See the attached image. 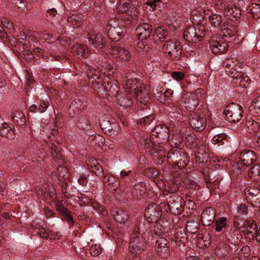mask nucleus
<instances>
[{"mask_svg": "<svg viewBox=\"0 0 260 260\" xmlns=\"http://www.w3.org/2000/svg\"><path fill=\"white\" fill-rule=\"evenodd\" d=\"M77 125L78 127L84 129H88L90 127L89 120L84 117L80 118Z\"/></svg>", "mask_w": 260, "mask_h": 260, "instance_id": "8fccbe9b", "label": "nucleus"}, {"mask_svg": "<svg viewBox=\"0 0 260 260\" xmlns=\"http://www.w3.org/2000/svg\"><path fill=\"white\" fill-rule=\"evenodd\" d=\"M34 230L36 233L39 234L42 238H50V235L52 234V232L47 229L46 226H40L38 228H35Z\"/></svg>", "mask_w": 260, "mask_h": 260, "instance_id": "79ce46f5", "label": "nucleus"}, {"mask_svg": "<svg viewBox=\"0 0 260 260\" xmlns=\"http://www.w3.org/2000/svg\"><path fill=\"white\" fill-rule=\"evenodd\" d=\"M160 212L161 211L159 207L157 210L153 206L149 207L145 213V219L149 222L155 223L161 216Z\"/></svg>", "mask_w": 260, "mask_h": 260, "instance_id": "f3484780", "label": "nucleus"}, {"mask_svg": "<svg viewBox=\"0 0 260 260\" xmlns=\"http://www.w3.org/2000/svg\"><path fill=\"white\" fill-rule=\"evenodd\" d=\"M125 89L126 91L133 93L137 102L146 105L148 101V92L144 86L137 79H129L126 84Z\"/></svg>", "mask_w": 260, "mask_h": 260, "instance_id": "20e7f679", "label": "nucleus"}, {"mask_svg": "<svg viewBox=\"0 0 260 260\" xmlns=\"http://www.w3.org/2000/svg\"><path fill=\"white\" fill-rule=\"evenodd\" d=\"M225 7L224 3L216 5H207L204 8H198V10H193L191 12L192 20L198 14L203 18H208L210 23L215 27H220L222 24V17L220 15L223 9Z\"/></svg>", "mask_w": 260, "mask_h": 260, "instance_id": "f03ea898", "label": "nucleus"}, {"mask_svg": "<svg viewBox=\"0 0 260 260\" xmlns=\"http://www.w3.org/2000/svg\"><path fill=\"white\" fill-rule=\"evenodd\" d=\"M215 223L216 231L218 232H221L227 226V218L224 217H220L216 220Z\"/></svg>", "mask_w": 260, "mask_h": 260, "instance_id": "58836bf2", "label": "nucleus"}, {"mask_svg": "<svg viewBox=\"0 0 260 260\" xmlns=\"http://www.w3.org/2000/svg\"><path fill=\"white\" fill-rule=\"evenodd\" d=\"M240 159L244 165L249 166L256 160L255 154L252 150H244L241 154Z\"/></svg>", "mask_w": 260, "mask_h": 260, "instance_id": "4be33fe9", "label": "nucleus"}, {"mask_svg": "<svg viewBox=\"0 0 260 260\" xmlns=\"http://www.w3.org/2000/svg\"><path fill=\"white\" fill-rule=\"evenodd\" d=\"M100 124L102 129H110L113 128L109 118L107 117H104L100 119Z\"/></svg>", "mask_w": 260, "mask_h": 260, "instance_id": "49530a36", "label": "nucleus"}, {"mask_svg": "<svg viewBox=\"0 0 260 260\" xmlns=\"http://www.w3.org/2000/svg\"><path fill=\"white\" fill-rule=\"evenodd\" d=\"M181 199L178 197H171L167 205L165 203H161L159 205V208L161 212L169 211L172 214L177 215L181 213L182 211Z\"/></svg>", "mask_w": 260, "mask_h": 260, "instance_id": "6e6552de", "label": "nucleus"}, {"mask_svg": "<svg viewBox=\"0 0 260 260\" xmlns=\"http://www.w3.org/2000/svg\"><path fill=\"white\" fill-rule=\"evenodd\" d=\"M13 120L18 124H22L24 122V116L19 112L16 111L13 113Z\"/></svg>", "mask_w": 260, "mask_h": 260, "instance_id": "3c124183", "label": "nucleus"}, {"mask_svg": "<svg viewBox=\"0 0 260 260\" xmlns=\"http://www.w3.org/2000/svg\"><path fill=\"white\" fill-rule=\"evenodd\" d=\"M245 194L247 200L253 206L260 203V185H251L246 187Z\"/></svg>", "mask_w": 260, "mask_h": 260, "instance_id": "4468645a", "label": "nucleus"}, {"mask_svg": "<svg viewBox=\"0 0 260 260\" xmlns=\"http://www.w3.org/2000/svg\"><path fill=\"white\" fill-rule=\"evenodd\" d=\"M242 232L244 233L247 236L249 235V238H254L257 232V225L253 220H249L243 223Z\"/></svg>", "mask_w": 260, "mask_h": 260, "instance_id": "412c9836", "label": "nucleus"}, {"mask_svg": "<svg viewBox=\"0 0 260 260\" xmlns=\"http://www.w3.org/2000/svg\"><path fill=\"white\" fill-rule=\"evenodd\" d=\"M2 24L4 28L9 30H14L13 23L8 20L3 19L2 20Z\"/></svg>", "mask_w": 260, "mask_h": 260, "instance_id": "bf43d9fd", "label": "nucleus"}, {"mask_svg": "<svg viewBox=\"0 0 260 260\" xmlns=\"http://www.w3.org/2000/svg\"><path fill=\"white\" fill-rule=\"evenodd\" d=\"M146 192L145 186L142 183L136 184L132 189V194L134 198H138Z\"/></svg>", "mask_w": 260, "mask_h": 260, "instance_id": "473e14b6", "label": "nucleus"}, {"mask_svg": "<svg viewBox=\"0 0 260 260\" xmlns=\"http://www.w3.org/2000/svg\"><path fill=\"white\" fill-rule=\"evenodd\" d=\"M226 138V135L224 133L218 134L215 135L212 139L211 142L215 145L219 143V145L223 144V140Z\"/></svg>", "mask_w": 260, "mask_h": 260, "instance_id": "09e8293b", "label": "nucleus"}, {"mask_svg": "<svg viewBox=\"0 0 260 260\" xmlns=\"http://www.w3.org/2000/svg\"><path fill=\"white\" fill-rule=\"evenodd\" d=\"M248 176L253 180H258L260 178V166L256 164L252 167L248 172Z\"/></svg>", "mask_w": 260, "mask_h": 260, "instance_id": "ea45409f", "label": "nucleus"}, {"mask_svg": "<svg viewBox=\"0 0 260 260\" xmlns=\"http://www.w3.org/2000/svg\"><path fill=\"white\" fill-rule=\"evenodd\" d=\"M50 148L54 160L56 162H59V160H60L62 157V155L59 151V150L57 147V146L54 144H51V145L50 146Z\"/></svg>", "mask_w": 260, "mask_h": 260, "instance_id": "a18cd8bd", "label": "nucleus"}, {"mask_svg": "<svg viewBox=\"0 0 260 260\" xmlns=\"http://www.w3.org/2000/svg\"><path fill=\"white\" fill-rule=\"evenodd\" d=\"M117 103L120 106H127L129 105V101L123 96H118L117 97Z\"/></svg>", "mask_w": 260, "mask_h": 260, "instance_id": "4d7b16f0", "label": "nucleus"}, {"mask_svg": "<svg viewBox=\"0 0 260 260\" xmlns=\"http://www.w3.org/2000/svg\"><path fill=\"white\" fill-rule=\"evenodd\" d=\"M170 29L169 26H159L155 29L154 35L159 39H164L169 35Z\"/></svg>", "mask_w": 260, "mask_h": 260, "instance_id": "f704fd0d", "label": "nucleus"}, {"mask_svg": "<svg viewBox=\"0 0 260 260\" xmlns=\"http://www.w3.org/2000/svg\"><path fill=\"white\" fill-rule=\"evenodd\" d=\"M241 220H239L238 219H235L234 220V225L236 228H237L240 231L242 232V228H243V223Z\"/></svg>", "mask_w": 260, "mask_h": 260, "instance_id": "338daca9", "label": "nucleus"}, {"mask_svg": "<svg viewBox=\"0 0 260 260\" xmlns=\"http://www.w3.org/2000/svg\"><path fill=\"white\" fill-rule=\"evenodd\" d=\"M44 190L42 188H39L37 190L38 194L43 195L46 193H48L50 196H52L54 194L55 191L53 187H51L48 185L46 187H44Z\"/></svg>", "mask_w": 260, "mask_h": 260, "instance_id": "603ef678", "label": "nucleus"}, {"mask_svg": "<svg viewBox=\"0 0 260 260\" xmlns=\"http://www.w3.org/2000/svg\"><path fill=\"white\" fill-rule=\"evenodd\" d=\"M42 51V49L38 47L34 49L33 52L30 50L23 48L21 55L25 60H30L34 58L35 55L39 56L41 55Z\"/></svg>", "mask_w": 260, "mask_h": 260, "instance_id": "cd10ccee", "label": "nucleus"}, {"mask_svg": "<svg viewBox=\"0 0 260 260\" xmlns=\"http://www.w3.org/2000/svg\"><path fill=\"white\" fill-rule=\"evenodd\" d=\"M157 186L160 189H164L168 192H175L176 190V187L174 186L173 187L170 186L169 182L167 181H160L157 183Z\"/></svg>", "mask_w": 260, "mask_h": 260, "instance_id": "37998d69", "label": "nucleus"}, {"mask_svg": "<svg viewBox=\"0 0 260 260\" xmlns=\"http://www.w3.org/2000/svg\"><path fill=\"white\" fill-rule=\"evenodd\" d=\"M210 49L212 52L214 54L224 53L228 49V45L226 43L223 41H217L212 40L210 42Z\"/></svg>", "mask_w": 260, "mask_h": 260, "instance_id": "aec40b11", "label": "nucleus"}, {"mask_svg": "<svg viewBox=\"0 0 260 260\" xmlns=\"http://www.w3.org/2000/svg\"><path fill=\"white\" fill-rule=\"evenodd\" d=\"M139 23V24H142V25L136 28V34L138 39L141 41L138 43L136 49L139 53L143 54L146 51V46L143 40H146L150 36L152 28L149 24L142 23L141 20Z\"/></svg>", "mask_w": 260, "mask_h": 260, "instance_id": "423d86ee", "label": "nucleus"}, {"mask_svg": "<svg viewBox=\"0 0 260 260\" xmlns=\"http://www.w3.org/2000/svg\"><path fill=\"white\" fill-rule=\"evenodd\" d=\"M145 239L135 234L130 242L129 252L135 255L140 253L145 247Z\"/></svg>", "mask_w": 260, "mask_h": 260, "instance_id": "ddd939ff", "label": "nucleus"}, {"mask_svg": "<svg viewBox=\"0 0 260 260\" xmlns=\"http://www.w3.org/2000/svg\"><path fill=\"white\" fill-rule=\"evenodd\" d=\"M220 30L221 31V34L223 36L226 38H230L232 36H234L235 34V31L234 28L230 26V27L229 26L225 27L224 26L222 28V25L220 27Z\"/></svg>", "mask_w": 260, "mask_h": 260, "instance_id": "a19ab883", "label": "nucleus"}, {"mask_svg": "<svg viewBox=\"0 0 260 260\" xmlns=\"http://www.w3.org/2000/svg\"><path fill=\"white\" fill-rule=\"evenodd\" d=\"M119 3L117 11L119 13H126L134 19L137 18L139 9L136 2L132 3L131 0H119Z\"/></svg>", "mask_w": 260, "mask_h": 260, "instance_id": "1a4fd4ad", "label": "nucleus"}, {"mask_svg": "<svg viewBox=\"0 0 260 260\" xmlns=\"http://www.w3.org/2000/svg\"><path fill=\"white\" fill-rule=\"evenodd\" d=\"M226 119L230 122H236L240 121L243 115V109L241 106L232 104L227 107L224 110Z\"/></svg>", "mask_w": 260, "mask_h": 260, "instance_id": "9d476101", "label": "nucleus"}, {"mask_svg": "<svg viewBox=\"0 0 260 260\" xmlns=\"http://www.w3.org/2000/svg\"><path fill=\"white\" fill-rule=\"evenodd\" d=\"M184 38L186 41H196L198 39L201 38V36L198 34L196 28L190 26L187 28L184 31Z\"/></svg>", "mask_w": 260, "mask_h": 260, "instance_id": "a878e982", "label": "nucleus"}, {"mask_svg": "<svg viewBox=\"0 0 260 260\" xmlns=\"http://www.w3.org/2000/svg\"><path fill=\"white\" fill-rule=\"evenodd\" d=\"M65 204V201H58L55 203L56 208L58 211L61 212L63 214V215L66 217L67 220H68L71 223H73L72 217L69 214V212L64 207Z\"/></svg>", "mask_w": 260, "mask_h": 260, "instance_id": "c756f323", "label": "nucleus"}, {"mask_svg": "<svg viewBox=\"0 0 260 260\" xmlns=\"http://www.w3.org/2000/svg\"><path fill=\"white\" fill-rule=\"evenodd\" d=\"M191 222H187L186 225V229L187 231H190L192 233H196L197 231L198 228H197V223L194 222L193 225H191Z\"/></svg>", "mask_w": 260, "mask_h": 260, "instance_id": "052dcab7", "label": "nucleus"}, {"mask_svg": "<svg viewBox=\"0 0 260 260\" xmlns=\"http://www.w3.org/2000/svg\"><path fill=\"white\" fill-rule=\"evenodd\" d=\"M107 27V35L111 39L116 40L118 37L122 36L124 33L123 30L119 26L111 25Z\"/></svg>", "mask_w": 260, "mask_h": 260, "instance_id": "bb28decb", "label": "nucleus"}, {"mask_svg": "<svg viewBox=\"0 0 260 260\" xmlns=\"http://www.w3.org/2000/svg\"><path fill=\"white\" fill-rule=\"evenodd\" d=\"M112 215L117 222L119 223H125L127 220V215L126 212L122 210L114 211Z\"/></svg>", "mask_w": 260, "mask_h": 260, "instance_id": "e433bc0d", "label": "nucleus"}, {"mask_svg": "<svg viewBox=\"0 0 260 260\" xmlns=\"http://www.w3.org/2000/svg\"><path fill=\"white\" fill-rule=\"evenodd\" d=\"M237 211L238 212L241 214L245 215L247 213V209L243 204H241L238 206Z\"/></svg>", "mask_w": 260, "mask_h": 260, "instance_id": "0e129e2a", "label": "nucleus"}, {"mask_svg": "<svg viewBox=\"0 0 260 260\" xmlns=\"http://www.w3.org/2000/svg\"><path fill=\"white\" fill-rule=\"evenodd\" d=\"M94 88L97 92L104 95V93L105 95L114 94L117 92V86L115 83L113 81H107L102 84L99 81L96 83Z\"/></svg>", "mask_w": 260, "mask_h": 260, "instance_id": "f8f14e48", "label": "nucleus"}, {"mask_svg": "<svg viewBox=\"0 0 260 260\" xmlns=\"http://www.w3.org/2000/svg\"><path fill=\"white\" fill-rule=\"evenodd\" d=\"M189 123L190 126L196 131H202L205 127L206 121L203 116L195 114L189 119Z\"/></svg>", "mask_w": 260, "mask_h": 260, "instance_id": "dca6fc26", "label": "nucleus"}, {"mask_svg": "<svg viewBox=\"0 0 260 260\" xmlns=\"http://www.w3.org/2000/svg\"><path fill=\"white\" fill-rule=\"evenodd\" d=\"M68 22L73 27H77L82 23L81 17L80 16L72 15L68 19Z\"/></svg>", "mask_w": 260, "mask_h": 260, "instance_id": "c03bdc74", "label": "nucleus"}, {"mask_svg": "<svg viewBox=\"0 0 260 260\" xmlns=\"http://www.w3.org/2000/svg\"><path fill=\"white\" fill-rule=\"evenodd\" d=\"M92 171L96 175L101 176L103 174V169L100 165H94L93 167H92Z\"/></svg>", "mask_w": 260, "mask_h": 260, "instance_id": "e2e57ef3", "label": "nucleus"}, {"mask_svg": "<svg viewBox=\"0 0 260 260\" xmlns=\"http://www.w3.org/2000/svg\"><path fill=\"white\" fill-rule=\"evenodd\" d=\"M49 106V103L47 101H42L38 108V112L42 113L45 111L46 109Z\"/></svg>", "mask_w": 260, "mask_h": 260, "instance_id": "680f3d73", "label": "nucleus"}, {"mask_svg": "<svg viewBox=\"0 0 260 260\" xmlns=\"http://www.w3.org/2000/svg\"><path fill=\"white\" fill-rule=\"evenodd\" d=\"M89 141H91L90 143L91 145H93V146H95V147H99L104 150H106V148H105L106 146L104 143L105 142V139L103 137L100 135L91 137L90 138Z\"/></svg>", "mask_w": 260, "mask_h": 260, "instance_id": "72a5a7b5", "label": "nucleus"}, {"mask_svg": "<svg viewBox=\"0 0 260 260\" xmlns=\"http://www.w3.org/2000/svg\"><path fill=\"white\" fill-rule=\"evenodd\" d=\"M156 248L157 252L160 253L161 256L166 257L169 255L170 252L169 242L166 238L160 237L157 240Z\"/></svg>", "mask_w": 260, "mask_h": 260, "instance_id": "a211bd4d", "label": "nucleus"}, {"mask_svg": "<svg viewBox=\"0 0 260 260\" xmlns=\"http://www.w3.org/2000/svg\"><path fill=\"white\" fill-rule=\"evenodd\" d=\"M250 10L252 14L257 15V14L260 13V5L258 4H252Z\"/></svg>", "mask_w": 260, "mask_h": 260, "instance_id": "13d9d810", "label": "nucleus"}, {"mask_svg": "<svg viewBox=\"0 0 260 260\" xmlns=\"http://www.w3.org/2000/svg\"><path fill=\"white\" fill-rule=\"evenodd\" d=\"M178 125L176 126L173 125L169 127L163 124H158L155 128L153 131V136H150V138L145 140L144 147L146 149L151 148L155 151L156 153L160 156H163L165 154V150L163 148V146L161 145L158 143V137L165 136L167 137H169L168 135L169 133H171L172 135V138L170 142V145L173 147H179L181 143L180 139H178V133L180 132V129L178 128Z\"/></svg>", "mask_w": 260, "mask_h": 260, "instance_id": "f257e3e1", "label": "nucleus"}, {"mask_svg": "<svg viewBox=\"0 0 260 260\" xmlns=\"http://www.w3.org/2000/svg\"><path fill=\"white\" fill-rule=\"evenodd\" d=\"M111 53L123 60H128L131 57V54L128 50L119 46L113 47Z\"/></svg>", "mask_w": 260, "mask_h": 260, "instance_id": "5701e85b", "label": "nucleus"}, {"mask_svg": "<svg viewBox=\"0 0 260 260\" xmlns=\"http://www.w3.org/2000/svg\"><path fill=\"white\" fill-rule=\"evenodd\" d=\"M102 249L100 245H94L90 248V253L93 256H96L102 253Z\"/></svg>", "mask_w": 260, "mask_h": 260, "instance_id": "5fc2aeb1", "label": "nucleus"}, {"mask_svg": "<svg viewBox=\"0 0 260 260\" xmlns=\"http://www.w3.org/2000/svg\"><path fill=\"white\" fill-rule=\"evenodd\" d=\"M155 223L154 231L157 234H160L161 232L167 233L170 229L169 223L164 218L158 219Z\"/></svg>", "mask_w": 260, "mask_h": 260, "instance_id": "b1692460", "label": "nucleus"}, {"mask_svg": "<svg viewBox=\"0 0 260 260\" xmlns=\"http://www.w3.org/2000/svg\"><path fill=\"white\" fill-rule=\"evenodd\" d=\"M160 2V0H153L152 1L150 0L145 4V5L146 6V8H149L150 10L153 11L157 6V4H158Z\"/></svg>", "mask_w": 260, "mask_h": 260, "instance_id": "864d4df0", "label": "nucleus"}, {"mask_svg": "<svg viewBox=\"0 0 260 260\" xmlns=\"http://www.w3.org/2000/svg\"><path fill=\"white\" fill-rule=\"evenodd\" d=\"M14 130L12 126H10L7 123L3 122L0 119V134L2 136H6L8 138H13Z\"/></svg>", "mask_w": 260, "mask_h": 260, "instance_id": "393cba45", "label": "nucleus"}, {"mask_svg": "<svg viewBox=\"0 0 260 260\" xmlns=\"http://www.w3.org/2000/svg\"><path fill=\"white\" fill-rule=\"evenodd\" d=\"M237 60L227 59L223 62L226 74L233 77V82L237 86L246 88L250 82L249 78L244 73L237 71Z\"/></svg>", "mask_w": 260, "mask_h": 260, "instance_id": "7ed1b4c3", "label": "nucleus"}, {"mask_svg": "<svg viewBox=\"0 0 260 260\" xmlns=\"http://www.w3.org/2000/svg\"><path fill=\"white\" fill-rule=\"evenodd\" d=\"M216 215L215 211L212 208H208L203 211L201 221L205 226L210 225L214 220Z\"/></svg>", "mask_w": 260, "mask_h": 260, "instance_id": "6ab92c4d", "label": "nucleus"}, {"mask_svg": "<svg viewBox=\"0 0 260 260\" xmlns=\"http://www.w3.org/2000/svg\"><path fill=\"white\" fill-rule=\"evenodd\" d=\"M225 14L230 17V19L232 18L239 17L241 15L240 10L236 6L229 7L225 9Z\"/></svg>", "mask_w": 260, "mask_h": 260, "instance_id": "c9c22d12", "label": "nucleus"}, {"mask_svg": "<svg viewBox=\"0 0 260 260\" xmlns=\"http://www.w3.org/2000/svg\"><path fill=\"white\" fill-rule=\"evenodd\" d=\"M89 43L94 47H98L99 49L103 48L104 45L103 37L100 34H97L89 38Z\"/></svg>", "mask_w": 260, "mask_h": 260, "instance_id": "7c9ffc66", "label": "nucleus"}, {"mask_svg": "<svg viewBox=\"0 0 260 260\" xmlns=\"http://www.w3.org/2000/svg\"><path fill=\"white\" fill-rule=\"evenodd\" d=\"M199 95L197 93H190L186 94L182 99L183 106L187 110L192 111L195 110L199 104Z\"/></svg>", "mask_w": 260, "mask_h": 260, "instance_id": "2eb2a0df", "label": "nucleus"}, {"mask_svg": "<svg viewBox=\"0 0 260 260\" xmlns=\"http://www.w3.org/2000/svg\"><path fill=\"white\" fill-rule=\"evenodd\" d=\"M72 52L79 58H87L89 56V52L86 46L74 45L72 48Z\"/></svg>", "mask_w": 260, "mask_h": 260, "instance_id": "c85d7f7f", "label": "nucleus"}, {"mask_svg": "<svg viewBox=\"0 0 260 260\" xmlns=\"http://www.w3.org/2000/svg\"><path fill=\"white\" fill-rule=\"evenodd\" d=\"M231 240L232 241H233L234 243H238L242 238V236L241 234L238 233V232H236V233L233 236H231Z\"/></svg>", "mask_w": 260, "mask_h": 260, "instance_id": "69168bd1", "label": "nucleus"}, {"mask_svg": "<svg viewBox=\"0 0 260 260\" xmlns=\"http://www.w3.org/2000/svg\"><path fill=\"white\" fill-rule=\"evenodd\" d=\"M178 128L180 129V132L178 133V138L181 141V143L179 147H173V148H181V145L183 146L184 143L187 147H189L191 149H196L197 150V154H196V158L197 161L199 163H201L203 161V160H201L202 157L203 159V155L206 153V150L204 146H202L200 144V141L198 140H193V138L189 136L188 137H184L182 136L183 129L181 128L180 126H178Z\"/></svg>", "mask_w": 260, "mask_h": 260, "instance_id": "39448f33", "label": "nucleus"}, {"mask_svg": "<svg viewBox=\"0 0 260 260\" xmlns=\"http://www.w3.org/2000/svg\"><path fill=\"white\" fill-rule=\"evenodd\" d=\"M248 130L250 132H257L259 129L258 124L253 120H247L245 122Z\"/></svg>", "mask_w": 260, "mask_h": 260, "instance_id": "de8ad7c7", "label": "nucleus"}, {"mask_svg": "<svg viewBox=\"0 0 260 260\" xmlns=\"http://www.w3.org/2000/svg\"><path fill=\"white\" fill-rule=\"evenodd\" d=\"M163 50L167 52L172 58L178 59L180 58L182 50L179 42L170 40L164 45Z\"/></svg>", "mask_w": 260, "mask_h": 260, "instance_id": "9b49d317", "label": "nucleus"}, {"mask_svg": "<svg viewBox=\"0 0 260 260\" xmlns=\"http://www.w3.org/2000/svg\"><path fill=\"white\" fill-rule=\"evenodd\" d=\"M82 105V102L79 99L72 102L69 109V113L70 116H74L76 113L79 112L81 109Z\"/></svg>", "mask_w": 260, "mask_h": 260, "instance_id": "2f4dec72", "label": "nucleus"}, {"mask_svg": "<svg viewBox=\"0 0 260 260\" xmlns=\"http://www.w3.org/2000/svg\"><path fill=\"white\" fill-rule=\"evenodd\" d=\"M154 119V116L150 115L149 116H146L144 117L143 119L141 120V123H143L144 124L149 123L150 121H152Z\"/></svg>", "mask_w": 260, "mask_h": 260, "instance_id": "774afa93", "label": "nucleus"}, {"mask_svg": "<svg viewBox=\"0 0 260 260\" xmlns=\"http://www.w3.org/2000/svg\"><path fill=\"white\" fill-rule=\"evenodd\" d=\"M95 67L98 69V72L95 71V69L90 66H86L87 75L89 78L94 79L96 78L100 80V77L98 74L99 72L104 75L107 73L109 75L112 74L114 72V69L113 66L108 64L105 62H101L100 60L97 62V64Z\"/></svg>", "mask_w": 260, "mask_h": 260, "instance_id": "0eeeda50", "label": "nucleus"}, {"mask_svg": "<svg viewBox=\"0 0 260 260\" xmlns=\"http://www.w3.org/2000/svg\"><path fill=\"white\" fill-rule=\"evenodd\" d=\"M171 76L174 80L180 81L184 79L185 75L181 72H173Z\"/></svg>", "mask_w": 260, "mask_h": 260, "instance_id": "6e6d98bb", "label": "nucleus"}, {"mask_svg": "<svg viewBox=\"0 0 260 260\" xmlns=\"http://www.w3.org/2000/svg\"><path fill=\"white\" fill-rule=\"evenodd\" d=\"M250 110L253 114L260 116V95L253 100L250 106Z\"/></svg>", "mask_w": 260, "mask_h": 260, "instance_id": "4c0bfd02", "label": "nucleus"}]
</instances>
